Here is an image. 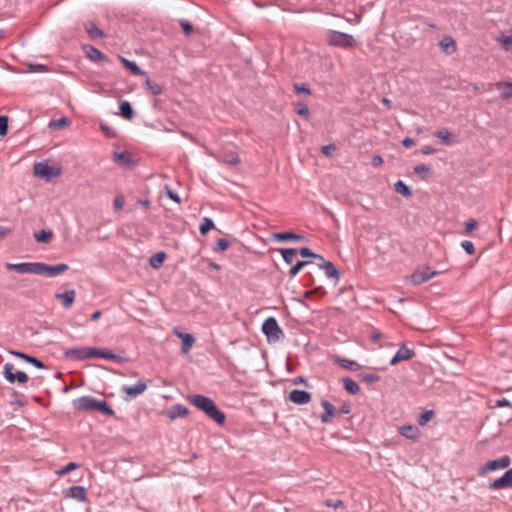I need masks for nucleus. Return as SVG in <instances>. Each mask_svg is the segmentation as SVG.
I'll return each mask as SVG.
<instances>
[{
    "label": "nucleus",
    "instance_id": "nucleus-7",
    "mask_svg": "<svg viewBox=\"0 0 512 512\" xmlns=\"http://www.w3.org/2000/svg\"><path fill=\"white\" fill-rule=\"evenodd\" d=\"M511 464V458L508 455L495 460L488 461L484 466L479 469V474H485L489 471H496L500 469H506Z\"/></svg>",
    "mask_w": 512,
    "mask_h": 512
},
{
    "label": "nucleus",
    "instance_id": "nucleus-41",
    "mask_svg": "<svg viewBox=\"0 0 512 512\" xmlns=\"http://www.w3.org/2000/svg\"><path fill=\"white\" fill-rule=\"evenodd\" d=\"M69 124H70V120L67 117H61L56 120H51L49 122V127L55 128V129H62L64 127H67Z\"/></svg>",
    "mask_w": 512,
    "mask_h": 512
},
{
    "label": "nucleus",
    "instance_id": "nucleus-51",
    "mask_svg": "<svg viewBox=\"0 0 512 512\" xmlns=\"http://www.w3.org/2000/svg\"><path fill=\"white\" fill-rule=\"evenodd\" d=\"M8 131V117L5 115L0 116V136L3 137Z\"/></svg>",
    "mask_w": 512,
    "mask_h": 512
},
{
    "label": "nucleus",
    "instance_id": "nucleus-60",
    "mask_svg": "<svg viewBox=\"0 0 512 512\" xmlns=\"http://www.w3.org/2000/svg\"><path fill=\"white\" fill-rule=\"evenodd\" d=\"M165 189H166V195L171 200H173L174 202H176L178 204L181 202V200H180V198H179L177 193H175L173 190H171L168 186H166Z\"/></svg>",
    "mask_w": 512,
    "mask_h": 512
},
{
    "label": "nucleus",
    "instance_id": "nucleus-30",
    "mask_svg": "<svg viewBox=\"0 0 512 512\" xmlns=\"http://www.w3.org/2000/svg\"><path fill=\"white\" fill-rule=\"evenodd\" d=\"M343 388L351 395H357L360 392L358 384L350 377H343L341 379Z\"/></svg>",
    "mask_w": 512,
    "mask_h": 512
},
{
    "label": "nucleus",
    "instance_id": "nucleus-2",
    "mask_svg": "<svg viewBox=\"0 0 512 512\" xmlns=\"http://www.w3.org/2000/svg\"><path fill=\"white\" fill-rule=\"evenodd\" d=\"M73 406L78 411H99L106 416L115 415V411L110 407L107 401L97 400L92 396H82L73 400Z\"/></svg>",
    "mask_w": 512,
    "mask_h": 512
},
{
    "label": "nucleus",
    "instance_id": "nucleus-13",
    "mask_svg": "<svg viewBox=\"0 0 512 512\" xmlns=\"http://www.w3.org/2000/svg\"><path fill=\"white\" fill-rule=\"evenodd\" d=\"M288 400L297 405H304L311 401V394L305 390L294 389L289 393Z\"/></svg>",
    "mask_w": 512,
    "mask_h": 512
},
{
    "label": "nucleus",
    "instance_id": "nucleus-43",
    "mask_svg": "<svg viewBox=\"0 0 512 512\" xmlns=\"http://www.w3.org/2000/svg\"><path fill=\"white\" fill-rule=\"evenodd\" d=\"M213 228H214V222L210 218L205 217L202 220V223L199 227V231H200L201 235H206Z\"/></svg>",
    "mask_w": 512,
    "mask_h": 512
},
{
    "label": "nucleus",
    "instance_id": "nucleus-32",
    "mask_svg": "<svg viewBox=\"0 0 512 512\" xmlns=\"http://www.w3.org/2000/svg\"><path fill=\"white\" fill-rule=\"evenodd\" d=\"M335 362L341 366L342 368H345V369H348V370H351V371H357L361 368V365L358 364L356 361L354 360H350V359H347V358H340V357H337L335 359Z\"/></svg>",
    "mask_w": 512,
    "mask_h": 512
},
{
    "label": "nucleus",
    "instance_id": "nucleus-50",
    "mask_svg": "<svg viewBox=\"0 0 512 512\" xmlns=\"http://www.w3.org/2000/svg\"><path fill=\"white\" fill-rule=\"evenodd\" d=\"M179 24L182 27L185 35L190 36L193 34L194 28H193V25L191 22H189L188 20H185V19H181V20H179Z\"/></svg>",
    "mask_w": 512,
    "mask_h": 512
},
{
    "label": "nucleus",
    "instance_id": "nucleus-19",
    "mask_svg": "<svg viewBox=\"0 0 512 512\" xmlns=\"http://www.w3.org/2000/svg\"><path fill=\"white\" fill-rule=\"evenodd\" d=\"M64 357L71 360L82 361L87 359V347H76L64 351Z\"/></svg>",
    "mask_w": 512,
    "mask_h": 512
},
{
    "label": "nucleus",
    "instance_id": "nucleus-29",
    "mask_svg": "<svg viewBox=\"0 0 512 512\" xmlns=\"http://www.w3.org/2000/svg\"><path fill=\"white\" fill-rule=\"evenodd\" d=\"M114 160L120 166L128 168L132 164L131 154L127 151L119 152L114 154Z\"/></svg>",
    "mask_w": 512,
    "mask_h": 512
},
{
    "label": "nucleus",
    "instance_id": "nucleus-26",
    "mask_svg": "<svg viewBox=\"0 0 512 512\" xmlns=\"http://www.w3.org/2000/svg\"><path fill=\"white\" fill-rule=\"evenodd\" d=\"M84 28L88 34V36L92 39V40H96V39H102L105 37V33L99 29L95 23L93 22H87L84 24Z\"/></svg>",
    "mask_w": 512,
    "mask_h": 512
},
{
    "label": "nucleus",
    "instance_id": "nucleus-45",
    "mask_svg": "<svg viewBox=\"0 0 512 512\" xmlns=\"http://www.w3.org/2000/svg\"><path fill=\"white\" fill-rule=\"evenodd\" d=\"M434 411L433 410H426L424 411L423 413H421L418 417V424L420 426H425L431 419L432 417L434 416Z\"/></svg>",
    "mask_w": 512,
    "mask_h": 512
},
{
    "label": "nucleus",
    "instance_id": "nucleus-1",
    "mask_svg": "<svg viewBox=\"0 0 512 512\" xmlns=\"http://www.w3.org/2000/svg\"><path fill=\"white\" fill-rule=\"evenodd\" d=\"M187 400L197 409L204 412L205 415L219 425H223L226 420L224 412H222L215 402L207 396L201 394L189 395Z\"/></svg>",
    "mask_w": 512,
    "mask_h": 512
},
{
    "label": "nucleus",
    "instance_id": "nucleus-6",
    "mask_svg": "<svg viewBox=\"0 0 512 512\" xmlns=\"http://www.w3.org/2000/svg\"><path fill=\"white\" fill-rule=\"evenodd\" d=\"M62 170L60 167L50 166L45 162H37L34 164V174L45 180H50L60 176Z\"/></svg>",
    "mask_w": 512,
    "mask_h": 512
},
{
    "label": "nucleus",
    "instance_id": "nucleus-61",
    "mask_svg": "<svg viewBox=\"0 0 512 512\" xmlns=\"http://www.w3.org/2000/svg\"><path fill=\"white\" fill-rule=\"evenodd\" d=\"M478 226V223L476 220L474 219H470L469 221H467L465 223V231L466 232H471L473 231L476 227Z\"/></svg>",
    "mask_w": 512,
    "mask_h": 512
},
{
    "label": "nucleus",
    "instance_id": "nucleus-57",
    "mask_svg": "<svg viewBox=\"0 0 512 512\" xmlns=\"http://www.w3.org/2000/svg\"><path fill=\"white\" fill-rule=\"evenodd\" d=\"M430 171H431V168L429 166H427L426 164H418L414 167V172L416 174L423 175L426 173H430Z\"/></svg>",
    "mask_w": 512,
    "mask_h": 512
},
{
    "label": "nucleus",
    "instance_id": "nucleus-28",
    "mask_svg": "<svg viewBox=\"0 0 512 512\" xmlns=\"http://www.w3.org/2000/svg\"><path fill=\"white\" fill-rule=\"evenodd\" d=\"M119 110V114L126 120H131L135 116L132 105L126 100L120 101Z\"/></svg>",
    "mask_w": 512,
    "mask_h": 512
},
{
    "label": "nucleus",
    "instance_id": "nucleus-23",
    "mask_svg": "<svg viewBox=\"0 0 512 512\" xmlns=\"http://www.w3.org/2000/svg\"><path fill=\"white\" fill-rule=\"evenodd\" d=\"M10 353L12 355L24 360L25 362L32 364L34 367H36L38 369L45 368V364L36 357L30 356L28 354H25V353L19 352V351H10Z\"/></svg>",
    "mask_w": 512,
    "mask_h": 512
},
{
    "label": "nucleus",
    "instance_id": "nucleus-8",
    "mask_svg": "<svg viewBox=\"0 0 512 512\" xmlns=\"http://www.w3.org/2000/svg\"><path fill=\"white\" fill-rule=\"evenodd\" d=\"M69 269V266L64 263H59L56 265H48L45 263L39 262L38 275H46V276H57Z\"/></svg>",
    "mask_w": 512,
    "mask_h": 512
},
{
    "label": "nucleus",
    "instance_id": "nucleus-47",
    "mask_svg": "<svg viewBox=\"0 0 512 512\" xmlns=\"http://www.w3.org/2000/svg\"><path fill=\"white\" fill-rule=\"evenodd\" d=\"M298 253L303 258H314L317 260H323V257L320 254H316L313 251H311L308 247H303L298 250Z\"/></svg>",
    "mask_w": 512,
    "mask_h": 512
},
{
    "label": "nucleus",
    "instance_id": "nucleus-55",
    "mask_svg": "<svg viewBox=\"0 0 512 512\" xmlns=\"http://www.w3.org/2000/svg\"><path fill=\"white\" fill-rule=\"evenodd\" d=\"M294 91L296 94H301V93H304L306 95H310L311 94V91L309 89L308 86H306L305 84H295L294 85Z\"/></svg>",
    "mask_w": 512,
    "mask_h": 512
},
{
    "label": "nucleus",
    "instance_id": "nucleus-42",
    "mask_svg": "<svg viewBox=\"0 0 512 512\" xmlns=\"http://www.w3.org/2000/svg\"><path fill=\"white\" fill-rule=\"evenodd\" d=\"M358 378L365 383H374L380 381L381 377L376 373H360Z\"/></svg>",
    "mask_w": 512,
    "mask_h": 512
},
{
    "label": "nucleus",
    "instance_id": "nucleus-14",
    "mask_svg": "<svg viewBox=\"0 0 512 512\" xmlns=\"http://www.w3.org/2000/svg\"><path fill=\"white\" fill-rule=\"evenodd\" d=\"M319 261L320 263L318 264V266L320 269L324 270L326 277L334 279L335 284H337L341 275L337 267L330 261H326L324 259Z\"/></svg>",
    "mask_w": 512,
    "mask_h": 512
},
{
    "label": "nucleus",
    "instance_id": "nucleus-15",
    "mask_svg": "<svg viewBox=\"0 0 512 512\" xmlns=\"http://www.w3.org/2000/svg\"><path fill=\"white\" fill-rule=\"evenodd\" d=\"M415 356L413 349L408 348L406 345H402L396 354L390 360L391 365H396L401 361L410 360Z\"/></svg>",
    "mask_w": 512,
    "mask_h": 512
},
{
    "label": "nucleus",
    "instance_id": "nucleus-49",
    "mask_svg": "<svg viewBox=\"0 0 512 512\" xmlns=\"http://www.w3.org/2000/svg\"><path fill=\"white\" fill-rule=\"evenodd\" d=\"M228 247H229V241L224 238H221V239H218L217 242L215 243V245L213 247V251L214 252H223V251L227 250Z\"/></svg>",
    "mask_w": 512,
    "mask_h": 512
},
{
    "label": "nucleus",
    "instance_id": "nucleus-35",
    "mask_svg": "<svg viewBox=\"0 0 512 512\" xmlns=\"http://www.w3.org/2000/svg\"><path fill=\"white\" fill-rule=\"evenodd\" d=\"M145 77H146V81H145L146 90L154 96H158V95L162 94V92H163L162 87L158 83L151 81L150 78L148 77V75Z\"/></svg>",
    "mask_w": 512,
    "mask_h": 512
},
{
    "label": "nucleus",
    "instance_id": "nucleus-21",
    "mask_svg": "<svg viewBox=\"0 0 512 512\" xmlns=\"http://www.w3.org/2000/svg\"><path fill=\"white\" fill-rule=\"evenodd\" d=\"M439 46L443 53L446 55H451L456 52L457 44L456 41L451 36H444L440 42Z\"/></svg>",
    "mask_w": 512,
    "mask_h": 512
},
{
    "label": "nucleus",
    "instance_id": "nucleus-34",
    "mask_svg": "<svg viewBox=\"0 0 512 512\" xmlns=\"http://www.w3.org/2000/svg\"><path fill=\"white\" fill-rule=\"evenodd\" d=\"M277 251L280 252L283 260L287 264H292L294 261V258L298 254V250L295 248H279V249H277Z\"/></svg>",
    "mask_w": 512,
    "mask_h": 512
},
{
    "label": "nucleus",
    "instance_id": "nucleus-58",
    "mask_svg": "<svg viewBox=\"0 0 512 512\" xmlns=\"http://www.w3.org/2000/svg\"><path fill=\"white\" fill-rule=\"evenodd\" d=\"M13 397L15 398V400L11 401V403L17 404V405H19L21 407L26 405V400L24 399V395L23 394H20L18 392H14L13 393Z\"/></svg>",
    "mask_w": 512,
    "mask_h": 512
},
{
    "label": "nucleus",
    "instance_id": "nucleus-64",
    "mask_svg": "<svg viewBox=\"0 0 512 512\" xmlns=\"http://www.w3.org/2000/svg\"><path fill=\"white\" fill-rule=\"evenodd\" d=\"M402 144L406 148H411L412 146L415 145V141L410 137H406L402 140Z\"/></svg>",
    "mask_w": 512,
    "mask_h": 512
},
{
    "label": "nucleus",
    "instance_id": "nucleus-27",
    "mask_svg": "<svg viewBox=\"0 0 512 512\" xmlns=\"http://www.w3.org/2000/svg\"><path fill=\"white\" fill-rule=\"evenodd\" d=\"M178 336L182 339L181 352L188 353L195 343L194 336L189 333H179Z\"/></svg>",
    "mask_w": 512,
    "mask_h": 512
},
{
    "label": "nucleus",
    "instance_id": "nucleus-59",
    "mask_svg": "<svg viewBox=\"0 0 512 512\" xmlns=\"http://www.w3.org/2000/svg\"><path fill=\"white\" fill-rule=\"evenodd\" d=\"M124 204H125V199L122 195H118L117 197H115L114 202H113V207H114L115 211L121 210L123 208Z\"/></svg>",
    "mask_w": 512,
    "mask_h": 512
},
{
    "label": "nucleus",
    "instance_id": "nucleus-25",
    "mask_svg": "<svg viewBox=\"0 0 512 512\" xmlns=\"http://www.w3.org/2000/svg\"><path fill=\"white\" fill-rule=\"evenodd\" d=\"M76 293L74 290H68L64 293H56L55 298L61 300L64 308H70L75 301Z\"/></svg>",
    "mask_w": 512,
    "mask_h": 512
},
{
    "label": "nucleus",
    "instance_id": "nucleus-37",
    "mask_svg": "<svg viewBox=\"0 0 512 512\" xmlns=\"http://www.w3.org/2000/svg\"><path fill=\"white\" fill-rule=\"evenodd\" d=\"M166 259L165 252H157L155 253L149 260L150 266L157 269L163 265L164 260Z\"/></svg>",
    "mask_w": 512,
    "mask_h": 512
},
{
    "label": "nucleus",
    "instance_id": "nucleus-63",
    "mask_svg": "<svg viewBox=\"0 0 512 512\" xmlns=\"http://www.w3.org/2000/svg\"><path fill=\"white\" fill-rule=\"evenodd\" d=\"M351 412V405L349 403H344L340 409H338V414H349Z\"/></svg>",
    "mask_w": 512,
    "mask_h": 512
},
{
    "label": "nucleus",
    "instance_id": "nucleus-17",
    "mask_svg": "<svg viewBox=\"0 0 512 512\" xmlns=\"http://www.w3.org/2000/svg\"><path fill=\"white\" fill-rule=\"evenodd\" d=\"M82 49H83L85 55L91 61L99 62V61H103V60H107L108 59L107 56L104 53H102L99 49L95 48L92 45H89V44L83 45Z\"/></svg>",
    "mask_w": 512,
    "mask_h": 512
},
{
    "label": "nucleus",
    "instance_id": "nucleus-40",
    "mask_svg": "<svg viewBox=\"0 0 512 512\" xmlns=\"http://www.w3.org/2000/svg\"><path fill=\"white\" fill-rule=\"evenodd\" d=\"M434 136L439 138L446 145H450L452 143L451 133L447 129H441L434 133Z\"/></svg>",
    "mask_w": 512,
    "mask_h": 512
},
{
    "label": "nucleus",
    "instance_id": "nucleus-46",
    "mask_svg": "<svg viewBox=\"0 0 512 512\" xmlns=\"http://www.w3.org/2000/svg\"><path fill=\"white\" fill-rule=\"evenodd\" d=\"M310 263H311L310 261H297L296 264L291 267V269L289 271V276L291 278H294L299 273V271L301 269H303L304 267H306Z\"/></svg>",
    "mask_w": 512,
    "mask_h": 512
},
{
    "label": "nucleus",
    "instance_id": "nucleus-20",
    "mask_svg": "<svg viewBox=\"0 0 512 512\" xmlns=\"http://www.w3.org/2000/svg\"><path fill=\"white\" fill-rule=\"evenodd\" d=\"M67 497L73 498L79 502H86L87 490L83 486H71L67 491Z\"/></svg>",
    "mask_w": 512,
    "mask_h": 512
},
{
    "label": "nucleus",
    "instance_id": "nucleus-53",
    "mask_svg": "<svg viewBox=\"0 0 512 512\" xmlns=\"http://www.w3.org/2000/svg\"><path fill=\"white\" fill-rule=\"evenodd\" d=\"M102 348L87 347V359L89 358H101Z\"/></svg>",
    "mask_w": 512,
    "mask_h": 512
},
{
    "label": "nucleus",
    "instance_id": "nucleus-39",
    "mask_svg": "<svg viewBox=\"0 0 512 512\" xmlns=\"http://www.w3.org/2000/svg\"><path fill=\"white\" fill-rule=\"evenodd\" d=\"M499 89L502 88L501 97L507 99L512 97V83L511 82H499L497 83Z\"/></svg>",
    "mask_w": 512,
    "mask_h": 512
},
{
    "label": "nucleus",
    "instance_id": "nucleus-36",
    "mask_svg": "<svg viewBox=\"0 0 512 512\" xmlns=\"http://www.w3.org/2000/svg\"><path fill=\"white\" fill-rule=\"evenodd\" d=\"M53 237V232L51 230H40L34 234V238L38 243H48L51 241Z\"/></svg>",
    "mask_w": 512,
    "mask_h": 512
},
{
    "label": "nucleus",
    "instance_id": "nucleus-33",
    "mask_svg": "<svg viewBox=\"0 0 512 512\" xmlns=\"http://www.w3.org/2000/svg\"><path fill=\"white\" fill-rule=\"evenodd\" d=\"M220 160L229 165H236L240 162L239 155L234 151H224L220 154Z\"/></svg>",
    "mask_w": 512,
    "mask_h": 512
},
{
    "label": "nucleus",
    "instance_id": "nucleus-24",
    "mask_svg": "<svg viewBox=\"0 0 512 512\" xmlns=\"http://www.w3.org/2000/svg\"><path fill=\"white\" fill-rule=\"evenodd\" d=\"M189 413V410L186 406L182 404H175L170 407V409L167 412V416L171 420H175L179 417H185Z\"/></svg>",
    "mask_w": 512,
    "mask_h": 512
},
{
    "label": "nucleus",
    "instance_id": "nucleus-62",
    "mask_svg": "<svg viewBox=\"0 0 512 512\" xmlns=\"http://www.w3.org/2000/svg\"><path fill=\"white\" fill-rule=\"evenodd\" d=\"M496 407H512V404L505 398L499 399L495 403Z\"/></svg>",
    "mask_w": 512,
    "mask_h": 512
},
{
    "label": "nucleus",
    "instance_id": "nucleus-3",
    "mask_svg": "<svg viewBox=\"0 0 512 512\" xmlns=\"http://www.w3.org/2000/svg\"><path fill=\"white\" fill-rule=\"evenodd\" d=\"M327 41L331 46L344 49L354 48L358 44L352 35L335 30L328 32Z\"/></svg>",
    "mask_w": 512,
    "mask_h": 512
},
{
    "label": "nucleus",
    "instance_id": "nucleus-48",
    "mask_svg": "<svg viewBox=\"0 0 512 512\" xmlns=\"http://www.w3.org/2000/svg\"><path fill=\"white\" fill-rule=\"evenodd\" d=\"M295 112L305 118V119H308L310 117V112H309V108L306 104L304 103H297L296 106H295Z\"/></svg>",
    "mask_w": 512,
    "mask_h": 512
},
{
    "label": "nucleus",
    "instance_id": "nucleus-56",
    "mask_svg": "<svg viewBox=\"0 0 512 512\" xmlns=\"http://www.w3.org/2000/svg\"><path fill=\"white\" fill-rule=\"evenodd\" d=\"M336 149L335 144H328L321 147V152L326 156H332Z\"/></svg>",
    "mask_w": 512,
    "mask_h": 512
},
{
    "label": "nucleus",
    "instance_id": "nucleus-54",
    "mask_svg": "<svg viewBox=\"0 0 512 512\" xmlns=\"http://www.w3.org/2000/svg\"><path fill=\"white\" fill-rule=\"evenodd\" d=\"M461 246L462 248L465 250V252L469 255H473L474 252H475V247H474V244L473 242L471 241H468V240H464L462 243H461Z\"/></svg>",
    "mask_w": 512,
    "mask_h": 512
},
{
    "label": "nucleus",
    "instance_id": "nucleus-44",
    "mask_svg": "<svg viewBox=\"0 0 512 512\" xmlns=\"http://www.w3.org/2000/svg\"><path fill=\"white\" fill-rule=\"evenodd\" d=\"M101 358L112 360L116 363H121L123 361V358L121 356L114 354L112 351L106 348H102Z\"/></svg>",
    "mask_w": 512,
    "mask_h": 512
},
{
    "label": "nucleus",
    "instance_id": "nucleus-10",
    "mask_svg": "<svg viewBox=\"0 0 512 512\" xmlns=\"http://www.w3.org/2000/svg\"><path fill=\"white\" fill-rule=\"evenodd\" d=\"M147 388V383L144 380H139L135 385L133 386H127L124 385L122 387V392L126 394L125 399L131 400L136 397H138L140 394H142Z\"/></svg>",
    "mask_w": 512,
    "mask_h": 512
},
{
    "label": "nucleus",
    "instance_id": "nucleus-5",
    "mask_svg": "<svg viewBox=\"0 0 512 512\" xmlns=\"http://www.w3.org/2000/svg\"><path fill=\"white\" fill-rule=\"evenodd\" d=\"M14 364L7 362L3 366V376L11 384L17 382L19 384H25L28 382L29 377L25 372L14 371Z\"/></svg>",
    "mask_w": 512,
    "mask_h": 512
},
{
    "label": "nucleus",
    "instance_id": "nucleus-16",
    "mask_svg": "<svg viewBox=\"0 0 512 512\" xmlns=\"http://www.w3.org/2000/svg\"><path fill=\"white\" fill-rule=\"evenodd\" d=\"M321 406L324 408V413L320 416L321 422L329 423L331 418L338 414V409L325 399L321 401Z\"/></svg>",
    "mask_w": 512,
    "mask_h": 512
},
{
    "label": "nucleus",
    "instance_id": "nucleus-31",
    "mask_svg": "<svg viewBox=\"0 0 512 512\" xmlns=\"http://www.w3.org/2000/svg\"><path fill=\"white\" fill-rule=\"evenodd\" d=\"M121 62L124 67L131 71L134 75L137 76H147V73L143 71L135 62L130 61L124 57H120Z\"/></svg>",
    "mask_w": 512,
    "mask_h": 512
},
{
    "label": "nucleus",
    "instance_id": "nucleus-12",
    "mask_svg": "<svg viewBox=\"0 0 512 512\" xmlns=\"http://www.w3.org/2000/svg\"><path fill=\"white\" fill-rule=\"evenodd\" d=\"M438 273L434 270H431L429 267H425L424 269H418L411 275V281L413 284L419 285L427 282L431 278H433Z\"/></svg>",
    "mask_w": 512,
    "mask_h": 512
},
{
    "label": "nucleus",
    "instance_id": "nucleus-22",
    "mask_svg": "<svg viewBox=\"0 0 512 512\" xmlns=\"http://www.w3.org/2000/svg\"><path fill=\"white\" fill-rule=\"evenodd\" d=\"M399 433L403 437L413 441L418 440L420 437V430L416 425H403L400 427Z\"/></svg>",
    "mask_w": 512,
    "mask_h": 512
},
{
    "label": "nucleus",
    "instance_id": "nucleus-52",
    "mask_svg": "<svg viewBox=\"0 0 512 512\" xmlns=\"http://www.w3.org/2000/svg\"><path fill=\"white\" fill-rule=\"evenodd\" d=\"M80 465L78 463H75V462H70L68 463L66 466H64L63 468H61L59 470V474L60 475H65V474H68L69 472L75 470L76 468H78Z\"/></svg>",
    "mask_w": 512,
    "mask_h": 512
},
{
    "label": "nucleus",
    "instance_id": "nucleus-18",
    "mask_svg": "<svg viewBox=\"0 0 512 512\" xmlns=\"http://www.w3.org/2000/svg\"><path fill=\"white\" fill-rule=\"evenodd\" d=\"M272 239L278 242H286V241H294L299 242L304 240V236L300 234H296L292 231H284L279 233H274L272 235Z\"/></svg>",
    "mask_w": 512,
    "mask_h": 512
},
{
    "label": "nucleus",
    "instance_id": "nucleus-4",
    "mask_svg": "<svg viewBox=\"0 0 512 512\" xmlns=\"http://www.w3.org/2000/svg\"><path fill=\"white\" fill-rule=\"evenodd\" d=\"M262 332L267 337L268 342H277L285 337L283 330L279 326L276 318L268 317L264 320L262 327Z\"/></svg>",
    "mask_w": 512,
    "mask_h": 512
},
{
    "label": "nucleus",
    "instance_id": "nucleus-11",
    "mask_svg": "<svg viewBox=\"0 0 512 512\" xmlns=\"http://www.w3.org/2000/svg\"><path fill=\"white\" fill-rule=\"evenodd\" d=\"M489 488L494 490L512 488V468L505 471V473L489 483Z\"/></svg>",
    "mask_w": 512,
    "mask_h": 512
},
{
    "label": "nucleus",
    "instance_id": "nucleus-9",
    "mask_svg": "<svg viewBox=\"0 0 512 512\" xmlns=\"http://www.w3.org/2000/svg\"><path fill=\"white\" fill-rule=\"evenodd\" d=\"M7 270L16 271L17 273H33L38 274L39 262H23V263H6Z\"/></svg>",
    "mask_w": 512,
    "mask_h": 512
},
{
    "label": "nucleus",
    "instance_id": "nucleus-38",
    "mask_svg": "<svg viewBox=\"0 0 512 512\" xmlns=\"http://www.w3.org/2000/svg\"><path fill=\"white\" fill-rule=\"evenodd\" d=\"M394 189L398 194L404 197H410L412 195L411 189L402 180H398L394 184Z\"/></svg>",
    "mask_w": 512,
    "mask_h": 512
}]
</instances>
